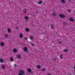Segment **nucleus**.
Returning <instances> with one entry per match:
<instances>
[{"instance_id": "1", "label": "nucleus", "mask_w": 75, "mask_h": 75, "mask_svg": "<svg viewBox=\"0 0 75 75\" xmlns=\"http://www.w3.org/2000/svg\"><path fill=\"white\" fill-rule=\"evenodd\" d=\"M59 16L60 18H65V16L62 14H61L59 15Z\"/></svg>"}, {"instance_id": "2", "label": "nucleus", "mask_w": 75, "mask_h": 75, "mask_svg": "<svg viewBox=\"0 0 75 75\" xmlns=\"http://www.w3.org/2000/svg\"><path fill=\"white\" fill-rule=\"evenodd\" d=\"M19 72L21 74H22V75L24 74V71H23L21 70L19 71Z\"/></svg>"}, {"instance_id": "3", "label": "nucleus", "mask_w": 75, "mask_h": 75, "mask_svg": "<svg viewBox=\"0 0 75 75\" xmlns=\"http://www.w3.org/2000/svg\"><path fill=\"white\" fill-rule=\"evenodd\" d=\"M69 20L70 21H74V19L72 18H70Z\"/></svg>"}, {"instance_id": "4", "label": "nucleus", "mask_w": 75, "mask_h": 75, "mask_svg": "<svg viewBox=\"0 0 75 75\" xmlns=\"http://www.w3.org/2000/svg\"><path fill=\"white\" fill-rule=\"evenodd\" d=\"M23 34H22L21 33L19 35V37H20V38H23Z\"/></svg>"}, {"instance_id": "5", "label": "nucleus", "mask_w": 75, "mask_h": 75, "mask_svg": "<svg viewBox=\"0 0 75 75\" xmlns=\"http://www.w3.org/2000/svg\"><path fill=\"white\" fill-rule=\"evenodd\" d=\"M4 37L5 38H8V35L7 34H5L4 35Z\"/></svg>"}, {"instance_id": "6", "label": "nucleus", "mask_w": 75, "mask_h": 75, "mask_svg": "<svg viewBox=\"0 0 75 75\" xmlns=\"http://www.w3.org/2000/svg\"><path fill=\"white\" fill-rule=\"evenodd\" d=\"M61 2L62 3H63V4H64V3H65V1L64 0H61Z\"/></svg>"}, {"instance_id": "7", "label": "nucleus", "mask_w": 75, "mask_h": 75, "mask_svg": "<svg viewBox=\"0 0 75 75\" xmlns=\"http://www.w3.org/2000/svg\"><path fill=\"white\" fill-rule=\"evenodd\" d=\"M1 46H4V43L3 42H1Z\"/></svg>"}, {"instance_id": "8", "label": "nucleus", "mask_w": 75, "mask_h": 75, "mask_svg": "<svg viewBox=\"0 0 75 75\" xmlns=\"http://www.w3.org/2000/svg\"><path fill=\"white\" fill-rule=\"evenodd\" d=\"M28 71L29 72H31V69L30 68L28 69Z\"/></svg>"}, {"instance_id": "9", "label": "nucleus", "mask_w": 75, "mask_h": 75, "mask_svg": "<svg viewBox=\"0 0 75 75\" xmlns=\"http://www.w3.org/2000/svg\"><path fill=\"white\" fill-rule=\"evenodd\" d=\"M60 57L61 59H63V55L62 54H61L60 55Z\"/></svg>"}, {"instance_id": "10", "label": "nucleus", "mask_w": 75, "mask_h": 75, "mask_svg": "<svg viewBox=\"0 0 75 75\" xmlns=\"http://www.w3.org/2000/svg\"><path fill=\"white\" fill-rule=\"evenodd\" d=\"M42 3V1H40L38 2V4H41Z\"/></svg>"}, {"instance_id": "11", "label": "nucleus", "mask_w": 75, "mask_h": 75, "mask_svg": "<svg viewBox=\"0 0 75 75\" xmlns=\"http://www.w3.org/2000/svg\"><path fill=\"white\" fill-rule=\"evenodd\" d=\"M37 68L40 69V68H41V66H40V65H37Z\"/></svg>"}, {"instance_id": "12", "label": "nucleus", "mask_w": 75, "mask_h": 75, "mask_svg": "<svg viewBox=\"0 0 75 75\" xmlns=\"http://www.w3.org/2000/svg\"><path fill=\"white\" fill-rule=\"evenodd\" d=\"M24 50L25 51H27V48L25 47L24 49Z\"/></svg>"}, {"instance_id": "13", "label": "nucleus", "mask_w": 75, "mask_h": 75, "mask_svg": "<svg viewBox=\"0 0 75 75\" xmlns=\"http://www.w3.org/2000/svg\"><path fill=\"white\" fill-rule=\"evenodd\" d=\"M13 51L14 52H17V50L16 49H14L13 50Z\"/></svg>"}, {"instance_id": "14", "label": "nucleus", "mask_w": 75, "mask_h": 75, "mask_svg": "<svg viewBox=\"0 0 75 75\" xmlns=\"http://www.w3.org/2000/svg\"><path fill=\"white\" fill-rule=\"evenodd\" d=\"M0 62H4V61L3 59H0Z\"/></svg>"}, {"instance_id": "15", "label": "nucleus", "mask_w": 75, "mask_h": 75, "mask_svg": "<svg viewBox=\"0 0 75 75\" xmlns=\"http://www.w3.org/2000/svg\"><path fill=\"white\" fill-rule=\"evenodd\" d=\"M25 30H26V31H27V32H28L29 31V29H28V28H26L25 29Z\"/></svg>"}, {"instance_id": "16", "label": "nucleus", "mask_w": 75, "mask_h": 75, "mask_svg": "<svg viewBox=\"0 0 75 75\" xmlns=\"http://www.w3.org/2000/svg\"><path fill=\"white\" fill-rule=\"evenodd\" d=\"M1 67L3 69H4V68H5V67H4V66L2 65V66H1Z\"/></svg>"}, {"instance_id": "17", "label": "nucleus", "mask_w": 75, "mask_h": 75, "mask_svg": "<svg viewBox=\"0 0 75 75\" xmlns=\"http://www.w3.org/2000/svg\"><path fill=\"white\" fill-rule=\"evenodd\" d=\"M23 12L24 13H26V12H27V9H25V10H23Z\"/></svg>"}, {"instance_id": "18", "label": "nucleus", "mask_w": 75, "mask_h": 75, "mask_svg": "<svg viewBox=\"0 0 75 75\" xmlns=\"http://www.w3.org/2000/svg\"><path fill=\"white\" fill-rule=\"evenodd\" d=\"M64 52H68V50H67V49L64 50Z\"/></svg>"}, {"instance_id": "19", "label": "nucleus", "mask_w": 75, "mask_h": 75, "mask_svg": "<svg viewBox=\"0 0 75 75\" xmlns=\"http://www.w3.org/2000/svg\"><path fill=\"white\" fill-rule=\"evenodd\" d=\"M8 33H10V32L11 31L10 29H8Z\"/></svg>"}, {"instance_id": "20", "label": "nucleus", "mask_w": 75, "mask_h": 75, "mask_svg": "<svg viewBox=\"0 0 75 75\" xmlns=\"http://www.w3.org/2000/svg\"><path fill=\"white\" fill-rule=\"evenodd\" d=\"M10 60L11 61H13V57L10 58Z\"/></svg>"}, {"instance_id": "21", "label": "nucleus", "mask_w": 75, "mask_h": 75, "mask_svg": "<svg viewBox=\"0 0 75 75\" xmlns=\"http://www.w3.org/2000/svg\"><path fill=\"white\" fill-rule=\"evenodd\" d=\"M52 15L53 16H56V13H53Z\"/></svg>"}, {"instance_id": "22", "label": "nucleus", "mask_w": 75, "mask_h": 75, "mask_svg": "<svg viewBox=\"0 0 75 75\" xmlns=\"http://www.w3.org/2000/svg\"><path fill=\"white\" fill-rule=\"evenodd\" d=\"M25 20H28V17L27 16H25Z\"/></svg>"}, {"instance_id": "23", "label": "nucleus", "mask_w": 75, "mask_h": 75, "mask_svg": "<svg viewBox=\"0 0 75 75\" xmlns=\"http://www.w3.org/2000/svg\"><path fill=\"white\" fill-rule=\"evenodd\" d=\"M20 57H21V56L20 55H17V57L18 58H20Z\"/></svg>"}, {"instance_id": "24", "label": "nucleus", "mask_w": 75, "mask_h": 75, "mask_svg": "<svg viewBox=\"0 0 75 75\" xmlns=\"http://www.w3.org/2000/svg\"><path fill=\"white\" fill-rule=\"evenodd\" d=\"M30 38L31 40H33V38L32 36H30Z\"/></svg>"}, {"instance_id": "25", "label": "nucleus", "mask_w": 75, "mask_h": 75, "mask_svg": "<svg viewBox=\"0 0 75 75\" xmlns=\"http://www.w3.org/2000/svg\"><path fill=\"white\" fill-rule=\"evenodd\" d=\"M63 23L64 25H66V24H67V22H63Z\"/></svg>"}, {"instance_id": "26", "label": "nucleus", "mask_w": 75, "mask_h": 75, "mask_svg": "<svg viewBox=\"0 0 75 75\" xmlns=\"http://www.w3.org/2000/svg\"><path fill=\"white\" fill-rule=\"evenodd\" d=\"M41 70L42 71H45V69H41Z\"/></svg>"}, {"instance_id": "27", "label": "nucleus", "mask_w": 75, "mask_h": 75, "mask_svg": "<svg viewBox=\"0 0 75 75\" xmlns=\"http://www.w3.org/2000/svg\"><path fill=\"white\" fill-rule=\"evenodd\" d=\"M14 67L15 68H16V67H17V65H16V64H15L14 65Z\"/></svg>"}, {"instance_id": "28", "label": "nucleus", "mask_w": 75, "mask_h": 75, "mask_svg": "<svg viewBox=\"0 0 75 75\" xmlns=\"http://www.w3.org/2000/svg\"><path fill=\"white\" fill-rule=\"evenodd\" d=\"M31 45L32 46H34V45H35L34 44H31Z\"/></svg>"}, {"instance_id": "29", "label": "nucleus", "mask_w": 75, "mask_h": 75, "mask_svg": "<svg viewBox=\"0 0 75 75\" xmlns=\"http://www.w3.org/2000/svg\"><path fill=\"white\" fill-rule=\"evenodd\" d=\"M24 39L25 40H27V38L26 37L24 38Z\"/></svg>"}, {"instance_id": "30", "label": "nucleus", "mask_w": 75, "mask_h": 75, "mask_svg": "<svg viewBox=\"0 0 75 75\" xmlns=\"http://www.w3.org/2000/svg\"><path fill=\"white\" fill-rule=\"evenodd\" d=\"M68 12H70L71 11V10H68Z\"/></svg>"}, {"instance_id": "31", "label": "nucleus", "mask_w": 75, "mask_h": 75, "mask_svg": "<svg viewBox=\"0 0 75 75\" xmlns=\"http://www.w3.org/2000/svg\"><path fill=\"white\" fill-rule=\"evenodd\" d=\"M54 28V26L52 25L51 27V28Z\"/></svg>"}, {"instance_id": "32", "label": "nucleus", "mask_w": 75, "mask_h": 75, "mask_svg": "<svg viewBox=\"0 0 75 75\" xmlns=\"http://www.w3.org/2000/svg\"><path fill=\"white\" fill-rule=\"evenodd\" d=\"M15 28H16V30H18V28L17 27H16Z\"/></svg>"}, {"instance_id": "33", "label": "nucleus", "mask_w": 75, "mask_h": 75, "mask_svg": "<svg viewBox=\"0 0 75 75\" xmlns=\"http://www.w3.org/2000/svg\"><path fill=\"white\" fill-rule=\"evenodd\" d=\"M23 74H21V73H19V74H18V75H23Z\"/></svg>"}, {"instance_id": "34", "label": "nucleus", "mask_w": 75, "mask_h": 75, "mask_svg": "<svg viewBox=\"0 0 75 75\" xmlns=\"http://www.w3.org/2000/svg\"><path fill=\"white\" fill-rule=\"evenodd\" d=\"M68 0L69 1V2H72V1H71V0Z\"/></svg>"}, {"instance_id": "35", "label": "nucleus", "mask_w": 75, "mask_h": 75, "mask_svg": "<svg viewBox=\"0 0 75 75\" xmlns=\"http://www.w3.org/2000/svg\"><path fill=\"white\" fill-rule=\"evenodd\" d=\"M47 75H51V74H47Z\"/></svg>"}, {"instance_id": "36", "label": "nucleus", "mask_w": 75, "mask_h": 75, "mask_svg": "<svg viewBox=\"0 0 75 75\" xmlns=\"http://www.w3.org/2000/svg\"><path fill=\"white\" fill-rule=\"evenodd\" d=\"M50 37H48L47 38H48V39H49L50 38Z\"/></svg>"}, {"instance_id": "37", "label": "nucleus", "mask_w": 75, "mask_h": 75, "mask_svg": "<svg viewBox=\"0 0 75 75\" xmlns=\"http://www.w3.org/2000/svg\"><path fill=\"white\" fill-rule=\"evenodd\" d=\"M59 44H61V42H59Z\"/></svg>"}, {"instance_id": "38", "label": "nucleus", "mask_w": 75, "mask_h": 75, "mask_svg": "<svg viewBox=\"0 0 75 75\" xmlns=\"http://www.w3.org/2000/svg\"><path fill=\"white\" fill-rule=\"evenodd\" d=\"M53 59V60H56V59Z\"/></svg>"}, {"instance_id": "39", "label": "nucleus", "mask_w": 75, "mask_h": 75, "mask_svg": "<svg viewBox=\"0 0 75 75\" xmlns=\"http://www.w3.org/2000/svg\"><path fill=\"white\" fill-rule=\"evenodd\" d=\"M31 74H33V72H31Z\"/></svg>"}, {"instance_id": "40", "label": "nucleus", "mask_w": 75, "mask_h": 75, "mask_svg": "<svg viewBox=\"0 0 75 75\" xmlns=\"http://www.w3.org/2000/svg\"><path fill=\"white\" fill-rule=\"evenodd\" d=\"M26 21L27 22V21H28L27 20H26Z\"/></svg>"}, {"instance_id": "41", "label": "nucleus", "mask_w": 75, "mask_h": 75, "mask_svg": "<svg viewBox=\"0 0 75 75\" xmlns=\"http://www.w3.org/2000/svg\"><path fill=\"white\" fill-rule=\"evenodd\" d=\"M52 42H54V41H53Z\"/></svg>"}, {"instance_id": "42", "label": "nucleus", "mask_w": 75, "mask_h": 75, "mask_svg": "<svg viewBox=\"0 0 75 75\" xmlns=\"http://www.w3.org/2000/svg\"><path fill=\"white\" fill-rule=\"evenodd\" d=\"M36 13H37V11H36Z\"/></svg>"}]
</instances>
